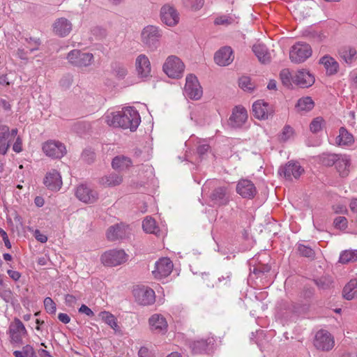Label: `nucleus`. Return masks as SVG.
<instances>
[{
    "label": "nucleus",
    "mask_w": 357,
    "mask_h": 357,
    "mask_svg": "<svg viewBox=\"0 0 357 357\" xmlns=\"http://www.w3.org/2000/svg\"><path fill=\"white\" fill-rule=\"evenodd\" d=\"M104 119L109 126L130 129L132 132L137 130L141 122L138 112L132 107H127L121 111L107 113Z\"/></svg>",
    "instance_id": "1"
},
{
    "label": "nucleus",
    "mask_w": 357,
    "mask_h": 357,
    "mask_svg": "<svg viewBox=\"0 0 357 357\" xmlns=\"http://www.w3.org/2000/svg\"><path fill=\"white\" fill-rule=\"evenodd\" d=\"M162 35V31L158 26L147 25L141 32V41L150 50L154 51L159 46Z\"/></svg>",
    "instance_id": "2"
},
{
    "label": "nucleus",
    "mask_w": 357,
    "mask_h": 357,
    "mask_svg": "<svg viewBox=\"0 0 357 357\" xmlns=\"http://www.w3.org/2000/svg\"><path fill=\"white\" fill-rule=\"evenodd\" d=\"M162 68L169 77L178 79L183 75L185 66L178 57L172 55L167 58Z\"/></svg>",
    "instance_id": "3"
},
{
    "label": "nucleus",
    "mask_w": 357,
    "mask_h": 357,
    "mask_svg": "<svg viewBox=\"0 0 357 357\" xmlns=\"http://www.w3.org/2000/svg\"><path fill=\"white\" fill-rule=\"evenodd\" d=\"M312 48L310 45L303 42L294 44L289 51V59L291 62L301 63L312 55Z\"/></svg>",
    "instance_id": "4"
},
{
    "label": "nucleus",
    "mask_w": 357,
    "mask_h": 357,
    "mask_svg": "<svg viewBox=\"0 0 357 357\" xmlns=\"http://www.w3.org/2000/svg\"><path fill=\"white\" fill-rule=\"evenodd\" d=\"M43 153L52 159H60L66 153V149L64 144L54 140L49 139L42 144Z\"/></svg>",
    "instance_id": "5"
},
{
    "label": "nucleus",
    "mask_w": 357,
    "mask_h": 357,
    "mask_svg": "<svg viewBox=\"0 0 357 357\" xmlns=\"http://www.w3.org/2000/svg\"><path fill=\"white\" fill-rule=\"evenodd\" d=\"M128 257V255L123 250H110L101 255L100 260L103 265L112 267L125 263Z\"/></svg>",
    "instance_id": "6"
},
{
    "label": "nucleus",
    "mask_w": 357,
    "mask_h": 357,
    "mask_svg": "<svg viewBox=\"0 0 357 357\" xmlns=\"http://www.w3.org/2000/svg\"><path fill=\"white\" fill-rule=\"evenodd\" d=\"M67 59L75 66L87 67L93 63V55L91 53L73 50L68 54Z\"/></svg>",
    "instance_id": "7"
},
{
    "label": "nucleus",
    "mask_w": 357,
    "mask_h": 357,
    "mask_svg": "<svg viewBox=\"0 0 357 357\" xmlns=\"http://www.w3.org/2000/svg\"><path fill=\"white\" fill-rule=\"evenodd\" d=\"M184 93L185 96L193 100H199L202 97V87L194 75L190 74L186 77Z\"/></svg>",
    "instance_id": "8"
},
{
    "label": "nucleus",
    "mask_w": 357,
    "mask_h": 357,
    "mask_svg": "<svg viewBox=\"0 0 357 357\" xmlns=\"http://www.w3.org/2000/svg\"><path fill=\"white\" fill-rule=\"evenodd\" d=\"M160 15L161 21L167 26H174L179 22L178 13L169 4H165L161 7Z\"/></svg>",
    "instance_id": "9"
},
{
    "label": "nucleus",
    "mask_w": 357,
    "mask_h": 357,
    "mask_svg": "<svg viewBox=\"0 0 357 357\" xmlns=\"http://www.w3.org/2000/svg\"><path fill=\"white\" fill-rule=\"evenodd\" d=\"M334 339L326 331L321 330L316 333L314 345L319 350L329 351L334 347Z\"/></svg>",
    "instance_id": "10"
},
{
    "label": "nucleus",
    "mask_w": 357,
    "mask_h": 357,
    "mask_svg": "<svg viewBox=\"0 0 357 357\" xmlns=\"http://www.w3.org/2000/svg\"><path fill=\"white\" fill-rule=\"evenodd\" d=\"M136 301L142 305H149L155 301L154 291L148 287H137L133 290Z\"/></svg>",
    "instance_id": "11"
},
{
    "label": "nucleus",
    "mask_w": 357,
    "mask_h": 357,
    "mask_svg": "<svg viewBox=\"0 0 357 357\" xmlns=\"http://www.w3.org/2000/svg\"><path fill=\"white\" fill-rule=\"evenodd\" d=\"M254 116L260 120L267 119L274 113L273 107L262 100L255 102L252 105Z\"/></svg>",
    "instance_id": "12"
},
{
    "label": "nucleus",
    "mask_w": 357,
    "mask_h": 357,
    "mask_svg": "<svg viewBox=\"0 0 357 357\" xmlns=\"http://www.w3.org/2000/svg\"><path fill=\"white\" fill-rule=\"evenodd\" d=\"M173 266V263L169 258L163 257L155 263V268L152 273L157 279L166 278L172 273Z\"/></svg>",
    "instance_id": "13"
},
{
    "label": "nucleus",
    "mask_w": 357,
    "mask_h": 357,
    "mask_svg": "<svg viewBox=\"0 0 357 357\" xmlns=\"http://www.w3.org/2000/svg\"><path fill=\"white\" fill-rule=\"evenodd\" d=\"M75 195L79 200L86 204H93L98 199V192L83 184L77 188Z\"/></svg>",
    "instance_id": "14"
},
{
    "label": "nucleus",
    "mask_w": 357,
    "mask_h": 357,
    "mask_svg": "<svg viewBox=\"0 0 357 357\" xmlns=\"http://www.w3.org/2000/svg\"><path fill=\"white\" fill-rule=\"evenodd\" d=\"M135 67L137 75L140 78L146 79L151 76V63L146 55L142 54L136 58Z\"/></svg>",
    "instance_id": "15"
},
{
    "label": "nucleus",
    "mask_w": 357,
    "mask_h": 357,
    "mask_svg": "<svg viewBox=\"0 0 357 357\" xmlns=\"http://www.w3.org/2000/svg\"><path fill=\"white\" fill-rule=\"evenodd\" d=\"M236 192L243 198L252 199L257 191L255 184L250 180L241 179L236 185Z\"/></svg>",
    "instance_id": "16"
},
{
    "label": "nucleus",
    "mask_w": 357,
    "mask_h": 357,
    "mask_svg": "<svg viewBox=\"0 0 357 357\" xmlns=\"http://www.w3.org/2000/svg\"><path fill=\"white\" fill-rule=\"evenodd\" d=\"M9 333L13 342L20 343L26 333V330L23 323L19 319L15 318L9 326Z\"/></svg>",
    "instance_id": "17"
},
{
    "label": "nucleus",
    "mask_w": 357,
    "mask_h": 357,
    "mask_svg": "<svg viewBox=\"0 0 357 357\" xmlns=\"http://www.w3.org/2000/svg\"><path fill=\"white\" fill-rule=\"evenodd\" d=\"M149 324L151 331L155 333L165 334L167 331V321L161 314H153L149 319Z\"/></svg>",
    "instance_id": "18"
},
{
    "label": "nucleus",
    "mask_w": 357,
    "mask_h": 357,
    "mask_svg": "<svg viewBox=\"0 0 357 357\" xmlns=\"http://www.w3.org/2000/svg\"><path fill=\"white\" fill-rule=\"evenodd\" d=\"M130 233V229L128 225L117 224L108 229L107 236L109 241H116L126 238Z\"/></svg>",
    "instance_id": "19"
},
{
    "label": "nucleus",
    "mask_w": 357,
    "mask_h": 357,
    "mask_svg": "<svg viewBox=\"0 0 357 357\" xmlns=\"http://www.w3.org/2000/svg\"><path fill=\"white\" fill-rule=\"evenodd\" d=\"M43 183L51 190L57 191L62 185L61 176L58 171L52 169L47 172L44 178Z\"/></svg>",
    "instance_id": "20"
},
{
    "label": "nucleus",
    "mask_w": 357,
    "mask_h": 357,
    "mask_svg": "<svg viewBox=\"0 0 357 357\" xmlns=\"http://www.w3.org/2000/svg\"><path fill=\"white\" fill-rule=\"evenodd\" d=\"M303 172V168L298 162H289L284 167L280 169L279 172L280 174H283L287 179L291 180L292 178H299Z\"/></svg>",
    "instance_id": "21"
},
{
    "label": "nucleus",
    "mask_w": 357,
    "mask_h": 357,
    "mask_svg": "<svg viewBox=\"0 0 357 357\" xmlns=\"http://www.w3.org/2000/svg\"><path fill=\"white\" fill-rule=\"evenodd\" d=\"M293 82L301 88H307L314 83V77L308 70L301 69L293 77Z\"/></svg>",
    "instance_id": "22"
},
{
    "label": "nucleus",
    "mask_w": 357,
    "mask_h": 357,
    "mask_svg": "<svg viewBox=\"0 0 357 357\" xmlns=\"http://www.w3.org/2000/svg\"><path fill=\"white\" fill-rule=\"evenodd\" d=\"M248 119L247 110L241 106H236L233 109L232 114L229 119V123L234 128L242 126Z\"/></svg>",
    "instance_id": "23"
},
{
    "label": "nucleus",
    "mask_w": 357,
    "mask_h": 357,
    "mask_svg": "<svg viewBox=\"0 0 357 357\" xmlns=\"http://www.w3.org/2000/svg\"><path fill=\"white\" fill-rule=\"evenodd\" d=\"M215 63L221 66H225L231 63L234 60L233 51L230 47H224L219 50L215 54Z\"/></svg>",
    "instance_id": "24"
},
{
    "label": "nucleus",
    "mask_w": 357,
    "mask_h": 357,
    "mask_svg": "<svg viewBox=\"0 0 357 357\" xmlns=\"http://www.w3.org/2000/svg\"><path fill=\"white\" fill-rule=\"evenodd\" d=\"M72 23L65 17L57 19L53 24L54 32L60 37L68 36L72 31Z\"/></svg>",
    "instance_id": "25"
},
{
    "label": "nucleus",
    "mask_w": 357,
    "mask_h": 357,
    "mask_svg": "<svg viewBox=\"0 0 357 357\" xmlns=\"http://www.w3.org/2000/svg\"><path fill=\"white\" fill-rule=\"evenodd\" d=\"M210 197L215 204L219 206L226 205L229 202V197L225 187H218L214 189Z\"/></svg>",
    "instance_id": "26"
},
{
    "label": "nucleus",
    "mask_w": 357,
    "mask_h": 357,
    "mask_svg": "<svg viewBox=\"0 0 357 357\" xmlns=\"http://www.w3.org/2000/svg\"><path fill=\"white\" fill-rule=\"evenodd\" d=\"M9 128L7 126H0V154L5 155L10 147V138Z\"/></svg>",
    "instance_id": "27"
},
{
    "label": "nucleus",
    "mask_w": 357,
    "mask_h": 357,
    "mask_svg": "<svg viewBox=\"0 0 357 357\" xmlns=\"http://www.w3.org/2000/svg\"><path fill=\"white\" fill-rule=\"evenodd\" d=\"M319 63L322 64L326 70L328 75H333L338 72L339 63L329 55H325L319 59Z\"/></svg>",
    "instance_id": "28"
},
{
    "label": "nucleus",
    "mask_w": 357,
    "mask_h": 357,
    "mask_svg": "<svg viewBox=\"0 0 357 357\" xmlns=\"http://www.w3.org/2000/svg\"><path fill=\"white\" fill-rule=\"evenodd\" d=\"M252 51L261 63L266 64L271 61V53L264 44L258 43L254 45Z\"/></svg>",
    "instance_id": "29"
},
{
    "label": "nucleus",
    "mask_w": 357,
    "mask_h": 357,
    "mask_svg": "<svg viewBox=\"0 0 357 357\" xmlns=\"http://www.w3.org/2000/svg\"><path fill=\"white\" fill-rule=\"evenodd\" d=\"M132 164L130 158L124 155H117L113 158L112 162V168L118 172L128 169L132 166Z\"/></svg>",
    "instance_id": "30"
},
{
    "label": "nucleus",
    "mask_w": 357,
    "mask_h": 357,
    "mask_svg": "<svg viewBox=\"0 0 357 357\" xmlns=\"http://www.w3.org/2000/svg\"><path fill=\"white\" fill-rule=\"evenodd\" d=\"M214 340L213 337H208L206 339H201L193 341L190 343V347L192 351L195 354H202L206 351V349L210 344H213Z\"/></svg>",
    "instance_id": "31"
},
{
    "label": "nucleus",
    "mask_w": 357,
    "mask_h": 357,
    "mask_svg": "<svg viewBox=\"0 0 357 357\" xmlns=\"http://www.w3.org/2000/svg\"><path fill=\"white\" fill-rule=\"evenodd\" d=\"M122 182L123 176L115 172L105 175L100 180V183L105 187H114L119 185Z\"/></svg>",
    "instance_id": "32"
},
{
    "label": "nucleus",
    "mask_w": 357,
    "mask_h": 357,
    "mask_svg": "<svg viewBox=\"0 0 357 357\" xmlns=\"http://www.w3.org/2000/svg\"><path fill=\"white\" fill-rule=\"evenodd\" d=\"M350 158L347 155H341L338 158L335 167L342 177H346L349 174Z\"/></svg>",
    "instance_id": "33"
},
{
    "label": "nucleus",
    "mask_w": 357,
    "mask_h": 357,
    "mask_svg": "<svg viewBox=\"0 0 357 357\" xmlns=\"http://www.w3.org/2000/svg\"><path fill=\"white\" fill-rule=\"evenodd\" d=\"M343 297L348 300H352L357 297V278L351 279L344 287Z\"/></svg>",
    "instance_id": "34"
},
{
    "label": "nucleus",
    "mask_w": 357,
    "mask_h": 357,
    "mask_svg": "<svg viewBox=\"0 0 357 357\" xmlns=\"http://www.w3.org/2000/svg\"><path fill=\"white\" fill-rule=\"evenodd\" d=\"M314 102L311 97L306 96L300 98L296 105V109L298 112H307L313 109Z\"/></svg>",
    "instance_id": "35"
},
{
    "label": "nucleus",
    "mask_w": 357,
    "mask_h": 357,
    "mask_svg": "<svg viewBox=\"0 0 357 357\" xmlns=\"http://www.w3.org/2000/svg\"><path fill=\"white\" fill-rule=\"evenodd\" d=\"M98 317L116 332L120 331V328L117 323V319L114 314L107 311H102L98 314Z\"/></svg>",
    "instance_id": "36"
},
{
    "label": "nucleus",
    "mask_w": 357,
    "mask_h": 357,
    "mask_svg": "<svg viewBox=\"0 0 357 357\" xmlns=\"http://www.w3.org/2000/svg\"><path fill=\"white\" fill-rule=\"evenodd\" d=\"M340 134L338 137H337V143L340 146H350L354 142V139L353 135L349 133L347 129H345L343 127H341L340 128Z\"/></svg>",
    "instance_id": "37"
},
{
    "label": "nucleus",
    "mask_w": 357,
    "mask_h": 357,
    "mask_svg": "<svg viewBox=\"0 0 357 357\" xmlns=\"http://www.w3.org/2000/svg\"><path fill=\"white\" fill-rule=\"evenodd\" d=\"M357 52L355 48L345 47L339 51L340 57L348 64H351L356 59Z\"/></svg>",
    "instance_id": "38"
},
{
    "label": "nucleus",
    "mask_w": 357,
    "mask_h": 357,
    "mask_svg": "<svg viewBox=\"0 0 357 357\" xmlns=\"http://www.w3.org/2000/svg\"><path fill=\"white\" fill-rule=\"evenodd\" d=\"M357 260V250H347L340 253L339 262L343 264Z\"/></svg>",
    "instance_id": "39"
},
{
    "label": "nucleus",
    "mask_w": 357,
    "mask_h": 357,
    "mask_svg": "<svg viewBox=\"0 0 357 357\" xmlns=\"http://www.w3.org/2000/svg\"><path fill=\"white\" fill-rule=\"evenodd\" d=\"M314 283L319 289L326 290L333 287V280L328 275H323L317 279L314 280Z\"/></svg>",
    "instance_id": "40"
},
{
    "label": "nucleus",
    "mask_w": 357,
    "mask_h": 357,
    "mask_svg": "<svg viewBox=\"0 0 357 357\" xmlns=\"http://www.w3.org/2000/svg\"><path fill=\"white\" fill-rule=\"evenodd\" d=\"M142 227L144 231L146 233L157 234L159 231V229L156 225L155 220L151 217H146L144 220L142 222Z\"/></svg>",
    "instance_id": "41"
},
{
    "label": "nucleus",
    "mask_w": 357,
    "mask_h": 357,
    "mask_svg": "<svg viewBox=\"0 0 357 357\" xmlns=\"http://www.w3.org/2000/svg\"><path fill=\"white\" fill-rule=\"evenodd\" d=\"M341 155L324 153L319 155V160L322 165L328 167L335 165Z\"/></svg>",
    "instance_id": "42"
},
{
    "label": "nucleus",
    "mask_w": 357,
    "mask_h": 357,
    "mask_svg": "<svg viewBox=\"0 0 357 357\" xmlns=\"http://www.w3.org/2000/svg\"><path fill=\"white\" fill-rule=\"evenodd\" d=\"M112 72L118 79H123L128 73V70L123 65L115 63L112 66Z\"/></svg>",
    "instance_id": "43"
},
{
    "label": "nucleus",
    "mask_w": 357,
    "mask_h": 357,
    "mask_svg": "<svg viewBox=\"0 0 357 357\" xmlns=\"http://www.w3.org/2000/svg\"><path fill=\"white\" fill-rule=\"evenodd\" d=\"M184 6L192 10H198L201 9L204 3V0H183Z\"/></svg>",
    "instance_id": "44"
},
{
    "label": "nucleus",
    "mask_w": 357,
    "mask_h": 357,
    "mask_svg": "<svg viewBox=\"0 0 357 357\" xmlns=\"http://www.w3.org/2000/svg\"><path fill=\"white\" fill-rule=\"evenodd\" d=\"M324 124V120L322 117H316L310 123V129L314 133L318 132L322 129Z\"/></svg>",
    "instance_id": "45"
},
{
    "label": "nucleus",
    "mask_w": 357,
    "mask_h": 357,
    "mask_svg": "<svg viewBox=\"0 0 357 357\" xmlns=\"http://www.w3.org/2000/svg\"><path fill=\"white\" fill-rule=\"evenodd\" d=\"M298 251L299 254L303 257L310 259H314V251L308 246L300 244L298 246Z\"/></svg>",
    "instance_id": "46"
},
{
    "label": "nucleus",
    "mask_w": 357,
    "mask_h": 357,
    "mask_svg": "<svg viewBox=\"0 0 357 357\" xmlns=\"http://www.w3.org/2000/svg\"><path fill=\"white\" fill-rule=\"evenodd\" d=\"M280 79L284 86L290 87L291 86V73L288 69H283L280 74Z\"/></svg>",
    "instance_id": "47"
},
{
    "label": "nucleus",
    "mask_w": 357,
    "mask_h": 357,
    "mask_svg": "<svg viewBox=\"0 0 357 357\" xmlns=\"http://www.w3.org/2000/svg\"><path fill=\"white\" fill-rule=\"evenodd\" d=\"M25 41L29 45L28 47L29 49L30 52H33L36 50H38L41 44L40 38L33 37L25 38Z\"/></svg>",
    "instance_id": "48"
},
{
    "label": "nucleus",
    "mask_w": 357,
    "mask_h": 357,
    "mask_svg": "<svg viewBox=\"0 0 357 357\" xmlns=\"http://www.w3.org/2000/svg\"><path fill=\"white\" fill-rule=\"evenodd\" d=\"M239 86L244 91H251L254 89V85L248 77H242L239 79Z\"/></svg>",
    "instance_id": "49"
},
{
    "label": "nucleus",
    "mask_w": 357,
    "mask_h": 357,
    "mask_svg": "<svg viewBox=\"0 0 357 357\" xmlns=\"http://www.w3.org/2000/svg\"><path fill=\"white\" fill-rule=\"evenodd\" d=\"M334 227L337 229L344 230L347 228L348 221L344 216H338L333 221Z\"/></svg>",
    "instance_id": "50"
},
{
    "label": "nucleus",
    "mask_w": 357,
    "mask_h": 357,
    "mask_svg": "<svg viewBox=\"0 0 357 357\" xmlns=\"http://www.w3.org/2000/svg\"><path fill=\"white\" fill-rule=\"evenodd\" d=\"M44 306L47 312L50 314H55L56 310V304L51 298L47 297L45 298Z\"/></svg>",
    "instance_id": "51"
},
{
    "label": "nucleus",
    "mask_w": 357,
    "mask_h": 357,
    "mask_svg": "<svg viewBox=\"0 0 357 357\" xmlns=\"http://www.w3.org/2000/svg\"><path fill=\"white\" fill-rule=\"evenodd\" d=\"M234 22V19L231 16L222 15L215 20V24L218 25H229Z\"/></svg>",
    "instance_id": "52"
},
{
    "label": "nucleus",
    "mask_w": 357,
    "mask_h": 357,
    "mask_svg": "<svg viewBox=\"0 0 357 357\" xmlns=\"http://www.w3.org/2000/svg\"><path fill=\"white\" fill-rule=\"evenodd\" d=\"M82 158L85 162L90 164L94 161L96 155L91 150L86 149L83 151Z\"/></svg>",
    "instance_id": "53"
},
{
    "label": "nucleus",
    "mask_w": 357,
    "mask_h": 357,
    "mask_svg": "<svg viewBox=\"0 0 357 357\" xmlns=\"http://www.w3.org/2000/svg\"><path fill=\"white\" fill-rule=\"evenodd\" d=\"M293 128L289 126H285L281 134V139L283 141L287 140L293 134Z\"/></svg>",
    "instance_id": "54"
},
{
    "label": "nucleus",
    "mask_w": 357,
    "mask_h": 357,
    "mask_svg": "<svg viewBox=\"0 0 357 357\" xmlns=\"http://www.w3.org/2000/svg\"><path fill=\"white\" fill-rule=\"evenodd\" d=\"M271 270V266L268 265H259L254 268L253 273H268Z\"/></svg>",
    "instance_id": "55"
},
{
    "label": "nucleus",
    "mask_w": 357,
    "mask_h": 357,
    "mask_svg": "<svg viewBox=\"0 0 357 357\" xmlns=\"http://www.w3.org/2000/svg\"><path fill=\"white\" fill-rule=\"evenodd\" d=\"M139 357H153V353L148 348L142 347L138 352Z\"/></svg>",
    "instance_id": "56"
},
{
    "label": "nucleus",
    "mask_w": 357,
    "mask_h": 357,
    "mask_svg": "<svg viewBox=\"0 0 357 357\" xmlns=\"http://www.w3.org/2000/svg\"><path fill=\"white\" fill-rule=\"evenodd\" d=\"M0 236L2 237L3 241L5 243V246L10 249L11 248V243L8 239V236L6 232L1 228H0Z\"/></svg>",
    "instance_id": "57"
},
{
    "label": "nucleus",
    "mask_w": 357,
    "mask_h": 357,
    "mask_svg": "<svg viewBox=\"0 0 357 357\" xmlns=\"http://www.w3.org/2000/svg\"><path fill=\"white\" fill-rule=\"evenodd\" d=\"M17 56L22 60H28V51L24 48L20 47L17 50Z\"/></svg>",
    "instance_id": "58"
},
{
    "label": "nucleus",
    "mask_w": 357,
    "mask_h": 357,
    "mask_svg": "<svg viewBox=\"0 0 357 357\" xmlns=\"http://www.w3.org/2000/svg\"><path fill=\"white\" fill-rule=\"evenodd\" d=\"M80 313L85 314L89 317H93L94 315L93 312L86 305H82L79 309Z\"/></svg>",
    "instance_id": "59"
},
{
    "label": "nucleus",
    "mask_w": 357,
    "mask_h": 357,
    "mask_svg": "<svg viewBox=\"0 0 357 357\" xmlns=\"http://www.w3.org/2000/svg\"><path fill=\"white\" fill-rule=\"evenodd\" d=\"M333 210L335 213L347 214L348 213L346 206L342 204L334 206Z\"/></svg>",
    "instance_id": "60"
},
{
    "label": "nucleus",
    "mask_w": 357,
    "mask_h": 357,
    "mask_svg": "<svg viewBox=\"0 0 357 357\" xmlns=\"http://www.w3.org/2000/svg\"><path fill=\"white\" fill-rule=\"evenodd\" d=\"M210 146L208 144H202L197 147V153L200 156L204 155L208 151Z\"/></svg>",
    "instance_id": "61"
},
{
    "label": "nucleus",
    "mask_w": 357,
    "mask_h": 357,
    "mask_svg": "<svg viewBox=\"0 0 357 357\" xmlns=\"http://www.w3.org/2000/svg\"><path fill=\"white\" fill-rule=\"evenodd\" d=\"M22 140L20 137H17L15 142L13 146V149L16 153H20L22 151Z\"/></svg>",
    "instance_id": "62"
},
{
    "label": "nucleus",
    "mask_w": 357,
    "mask_h": 357,
    "mask_svg": "<svg viewBox=\"0 0 357 357\" xmlns=\"http://www.w3.org/2000/svg\"><path fill=\"white\" fill-rule=\"evenodd\" d=\"M22 351L28 357H31L35 353V351H34L33 348L31 346L29 345V344L23 347Z\"/></svg>",
    "instance_id": "63"
},
{
    "label": "nucleus",
    "mask_w": 357,
    "mask_h": 357,
    "mask_svg": "<svg viewBox=\"0 0 357 357\" xmlns=\"http://www.w3.org/2000/svg\"><path fill=\"white\" fill-rule=\"evenodd\" d=\"M349 208L353 213H357V198H353L351 199Z\"/></svg>",
    "instance_id": "64"
}]
</instances>
